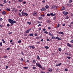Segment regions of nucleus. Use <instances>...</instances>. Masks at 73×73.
<instances>
[{
    "label": "nucleus",
    "instance_id": "44",
    "mask_svg": "<svg viewBox=\"0 0 73 73\" xmlns=\"http://www.w3.org/2000/svg\"><path fill=\"white\" fill-rule=\"evenodd\" d=\"M31 48H32V49H35V47L33 46H31Z\"/></svg>",
    "mask_w": 73,
    "mask_h": 73
},
{
    "label": "nucleus",
    "instance_id": "53",
    "mask_svg": "<svg viewBox=\"0 0 73 73\" xmlns=\"http://www.w3.org/2000/svg\"><path fill=\"white\" fill-rule=\"evenodd\" d=\"M9 49H10V48H7V50H9Z\"/></svg>",
    "mask_w": 73,
    "mask_h": 73
},
{
    "label": "nucleus",
    "instance_id": "7",
    "mask_svg": "<svg viewBox=\"0 0 73 73\" xmlns=\"http://www.w3.org/2000/svg\"><path fill=\"white\" fill-rule=\"evenodd\" d=\"M50 16H54L56 15V14H53L52 13H50Z\"/></svg>",
    "mask_w": 73,
    "mask_h": 73
},
{
    "label": "nucleus",
    "instance_id": "11",
    "mask_svg": "<svg viewBox=\"0 0 73 73\" xmlns=\"http://www.w3.org/2000/svg\"><path fill=\"white\" fill-rule=\"evenodd\" d=\"M67 46H69V47H70V48H71V47H72V45H71V44H69V43H67Z\"/></svg>",
    "mask_w": 73,
    "mask_h": 73
},
{
    "label": "nucleus",
    "instance_id": "43",
    "mask_svg": "<svg viewBox=\"0 0 73 73\" xmlns=\"http://www.w3.org/2000/svg\"><path fill=\"white\" fill-rule=\"evenodd\" d=\"M21 40H19L18 41V42L19 43V44L21 43Z\"/></svg>",
    "mask_w": 73,
    "mask_h": 73
},
{
    "label": "nucleus",
    "instance_id": "38",
    "mask_svg": "<svg viewBox=\"0 0 73 73\" xmlns=\"http://www.w3.org/2000/svg\"><path fill=\"white\" fill-rule=\"evenodd\" d=\"M68 2L69 3H71L72 2V0H69V1H68Z\"/></svg>",
    "mask_w": 73,
    "mask_h": 73
},
{
    "label": "nucleus",
    "instance_id": "19",
    "mask_svg": "<svg viewBox=\"0 0 73 73\" xmlns=\"http://www.w3.org/2000/svg\"><path fill=\"white\" fill-rule=\"evenodd\" d=\"M41 68V69H42V70H45V68L44 67L42 68H42Z\"/></svg>",
    "mask_w": 73,
    "mask_h": 73
},
{
    "label": "nucleus",
    "instance_id": "26",
    "mask_svg": "<svg viewBox=\"0 0 73 73\" xmlns=\"http://www.w3.org/2000/svg\"><path fill=\"white\" fill-rule=\"evenodd\" d=\"M52 36L51 38L52 39H55V38L56 39V37H54V36Z\"/></svg>",
    "mask_w": 73,
    "mask_h": 73
},
{
    "label": "nucleus",
    "instance_id": "33",
    "mask_svg": "<svg viewBox=\"0 0 73 73\" xmlns=\"http://www.w3.org/2000/svg\"><path fill=\"white\" fill-rule=\"evenodd\" d=\"M41 23H42V22H41L39 21H38V24H41Z\"/></svg>",
    "mask_w": 73,
    "mask_h": 73
},
{
    "label": "nucleus",
    "instance_id": "20",
    "mask_svg": "<svg viewBox=\"0 0 73 73\" xmlns=\"http://www.w3.org/2000/svg\"><path fill=\"white\" fill-rule=\"evenodd\" d=\"M21 53L22 54V55H23V56H24V55H25V54H24V53L23 52V51H22L21 52Z\"/></svg>",
    "mask_w": 73,
    "mask_h": 73
},
{
    "label": "nucleus",
    "instance_id": "2",
    "mask_svg": "<svg viewBox=\"0 0 73 73\" xmlns=\"http://www.w3.org/2000/svg\"><path fill=\"white\" fill-rule=\"evenodd\" d=\"M36 66H38L40 68H42L41 64H40V63L37 62L36 63Z\"/></svg>",
    "mask_w": 73,
    "mask_h": 73
},
{
    "label": "nucleus",
    "instance_id": "57",
    "mask_svg": "<svg viewBox=\"0 0 73 73\" xmlns=\"http://www.w3.org/2000/svg\"><path fill=\"white\" fill-rule=\"evenodd\" d=\"M12 33H13V32H11L9 33V35H11V34H12Z\"/></svg>",
    "mask_w": 73,
    "mask_h": 73
},
{
    "label": "nucleus",
    "instance_id": "63",
    "mask_svg": "<svg viewBox=\"0 0 73 73\" xmlns=\"http://www.w3.org/2000/svg\"><path fill=\"white\" fill-rule=\"evenodd\" d=\"M3 20V19L2 18H0V21H1Z\"/></svg>",
    "mask_w": 73,
    "mask_h": 73
},
{
    "label": "nucleus",
    "instance_id": "5",
    "mask_svg": "<svg viewBox=\"0 0 73 73\" xmlns=\"http://www.w3.org/2000/svg\"><path fill=\"white\" fill-rule=\"evenodd\" d=\"M31 28L29 29H28L26 31V33H29V32L31 31Z\"/></svg>",
    "mask_w": 73,
    "mask_h": 73
},
{
    "label": "nucleus",
    "instance_id": "4",
    "mask_svg": "<svg viewBox=\"0 0 73 73\" xmlns=\"http://www.w3.org/2000/svg\"><path fill=\"white\" fill-rule=\"evenodd\" d=\"M62 13L64 14V16H66V15H67L68 14V12H66V11H63Z\"/></svg>",
    "mask_w": 73,
    "mask_h": 73
},
{
    "label": "nucleus",
    "instance_id": "8",
    "mask_svg": "<svg viewBox=\"0 0 73 73\" xmlns=\"http://www.w3.org/2000/svg\"><path fill=\"white\" fill-rule=\"evenodd\" d=\"M46 23H50V22H51V21L50 19L47 20H46Z\"/></svg>",
    "mask_w": 73,
    "mask_h": 73
},
{
    "label": "nucleus",
    "instance_id": "12",
    "mask_svg": "<svg viewBox=\"0 0 73 73\" xmlns=\"http://www.w3.org/2000/svg\"><path fill=\"white\" fill-rule=\"evenodd\" d=\"M48 71L49 72H52V69L51 68H49L48 70Z\"/></svg>",
    "mask_w": 73,
    "mask_h": 73
},
{
    "label": "nucleus",
    "instance_id": "34",
    "mask_svg": "<svg viewBox=\"0 0 73 73\" xmlns=\"http://www.w3.org/2000/svg\"><path fill=\"white\" fill-rule=\"evenodd\" d=\"M60 27V24L58 23L57 24V26L56 27V28H58Z\"/></svg>",
    "mask_w": 73,
    "mask_h": 73
},
{
    "label": "nucleus",
    "instance_id": "45",
    "mask_svg": "<svg viewBox=\"0 0 73 73\" xmlns=\"http://www.w3.org/2000/svg\"><path fill=\"white\" fill-rule=\"evenodd\" d=\"M66 19H69V17L68 16H66Z\"/></svg>",
    "mask_w": 73,
    "mask_h": 73
},
{
    "label": "nucleus",
    "instance_id": "61",
    "mask_svg": "<svg viewBox=\"0 0 73 73\" xmlns=\"http://www.w3.org/2000/svg\"><path fill=\"white\" fill-rule=\"evenodd\" d=\"M38 27H41V25L39 24L38 25Z\"/></svg>",
    "mask_w": 73,
    "mask_h": 73
},
{
    "label": "nucleus",
    "instance_id": "14",
    "mask_svg": "<svg viewBox=\"0 0 73 73\" xmlns=\"http://www.w3.org/2000/svg\"><path fill=\"white\" fill-rule=\"evenodd\" d=\"M48 34L50 36H53V35L50 32H49Z\"/></svg>",
    "mask_w": 73,
    "mask_h": 73
},
{
    "label": "nucleus",
    "instance_id": "55",
    "mask_svg": "<svg viewBox=\"0 0 73 73\" xmlns=\"http://www.w3.org/2000/svg\"><path fill=\"white\" fill-rule=\"evenodd\" d=\"M23 4H26V2L25 1H24Z\"/></svg>",
    "mask_w": 73,
    "mask_h": 73
},
{
    "label": "nucleus",
    "instance_id": "37",
    "mask_svg": "<svg viewBox=\"0 0 73 73\" xmlns=\"http://www.w3.org/2000/svg\"><path fill=\"white\" fill-rule=\"evenodd\" d=\"M45 16V14H42L41 15V16H42V17H44V16Z\"/></svg>",
    "mask_w": 73,
    "mask_h": 73
},
{
    "label": "nucleus",
    "instance_id": "52",
    "mask_svg": "<svg viewBox=\"0 0 73 73\" xmlns=\"http://www.w3.org/2000/svg\"><path fill=\"white\" fill-rule=\"evenodd\" d=\"M37 44H40V42H37Z\"/></svg>",
    "mask_w": 73,
    "mask_h": 73
},
{
    "label": "nucleus",
    "instance_id": "6",
    "mask_svg": "<svg viewBox=\"0 0 73 73\" xmlns=\"http://www.w3.org/2000/svg\"><path fill=\"white\" fill-rule=\"evenodd\" d=\"M65 7L64 6L62 7H61V11H64V10H65Z\"/></svg>",
    "mask_w": 73,
    "mask_h": 73
},
{
    "label": "nucleus",
    "instance_id": "50",
    "mask_svg": "<svg viewBox=\"0 0 73 73\" xmlns=\"http://www.w3.org/2000/svg\"><path fill=\"white\" fill-rule=\"evenodd\" d=\"M65 25H66V24L65 23H63L62 24V26H65Z\"/></svg>",
    "mask_w": 73,
    "mask_h": 73
},
{
    "label": "nucleus",
    "instance_id": "3",
    "mask_svg": "<svg viewBox=\"0 0 73 73\" xmlns=\"http://www.w3.org/2000/svg\"><path fill=\"white\" fill-rule=\"evenodd\" d=\"M33 16H36L37 15V13L36 11H34L33 13Z\"/></svg>",
    "mask_w": 73,
    "mask_h": 73
},
{
    "label": "nucleus",
    "instance_id": "31",
    "mask_svg": "<svg viewBox=\"0 0 73 73\" xmlns=\"http://www.w3.org/2000/svg\"><path fill=\"white\" fill-rule=\"evenodd\" d=\"M38 19L39 20H42V17H38Z\"/></svg>",
    "mask_w": 73,
    "mask_h": 73
},
{
    "label": "nucleus",
    "instance_id": "15",
    "mask_svg": "<svg viewBox=\"0 0 73 73\" xmlns=\"http://www.w3.org/2000/svg\"><path fill=\"white\" fill-rule=\"evenodd\" d=\"M62 65V63H60L58 64H56V66H60V65Z\"/></svg>",
    "mask_w": 73,
    "mask_h": 73
},
{
    "label": "nucleus",
    "instance_id": "46",
    "mask_svg": "<svg viewBox=\"0 0 73 73\" xmlns=\"http://www.w3.org/2000/svg\"><path fill=\"white\" fill-rule=\"evenodd\" d=\"M67 58H68V59H70L71 58V57L70 56H68L67 57Z\"/></svg>",
    "mask_w": 73,
    "mask_h": 73
},
{
    "label": "nucleus",
    "instance_id": "32",
    "mask_svg": "<svg viewBox=\"0 0 73 73\" xmlns=\"http://www.w3.org/2000/svg\"><path fill=\"white\" fill-rule=\"evenodd\" d=\"M33 69H34V70H36V67L35 66H33Z\"/></svg>",
    "mask_w": 73,
    "mask_h": 73
},
{
    "label": "nucleus",
    "instance_id": "64",
    "mask_svg": "<svg viewBox=\"0 0 73 73\" xmlns=\"http://www.w3.org/2000/svg\"><path fill=\"white\" fill-rule=\"evenodd\" d=\"M70 42H72V43H73V40H71L70 41Z\"/></svg>",
    "mask_w": 73,
    "mask_h": 73
},
{
    "label": "nucleus",
    "instance_id": "30",
    "mask_svg": "<svg viewBox=\"0 0 73 73\" xmlns=\"http://www.w3.org/2000/svg\"><path fill=\"white\" fill-rule=\"evenodd\" d=\"M18 15L20 17H21V13L20 12H19Z\"/></svg>",
    "mask_w": 73,
    "mask_h": 73
},
{
    "label": "nucleus",
    "instance_id": "62",
    "mask_svg": "<svg viewBox=\"0 0 73 73\" xmlns=\"http://www.w3.org/2000/svg\"><path fill=\"white\" fill-rule=\"evenodd\" d=\"M7 27H9V26H10V25H9V24H7Z\"/></svg>",
    "mask_w": 73,
    "mask_h": 73
},
{
    "label": "nucleus",
    "instance_id": "54",
    "mask_svg": "<svg viewBox=\"0 0 73 73\" xmlns=\"http://www.w3.org/2000/svg\"><path fill=\"white\" fill-rule=\"evenodd\" d=\"M42 31H46V29H45V28Z\"/></svg>",
    "mask_w": 73,
    "mask_h": 73
},
{
    "label": "nucleus",
    "instance_id": "21",
    "mask_svg": "<svg viewBox=\"0 0 73 73\" xmlns=\"http://www.w3.org/2000/svg\"><path fill=\"white\" fill-rule=\"evenodd\" d=\"M37 59L38 60H40V56H39L38 55L37 56Z\"/></svg>",
    "mask_w": 73,
    "mask_h": 73
},
{
    "label": "nucleus",
    "instance_id": "17",
    "mask_svg": "<svg viewBox=\"0 0 73 73\" xmlns=\"http://www.w3.org/2000/svg\"><path fill=\"white\" fill-rule=\"evenodd\" d=\"M67 5L69 7H71V4H67Z\"/></svg>",
    "mask_w": 73,
    "mask_h": 73
},
{
    "label": "nucleus",
    "instance_id": "56",
    "mask_svg": "<svg viewBox=\"0 0 73 73\" xmlns=\"http://www.w3.org/2000/svg\"><path fill=\"white\" fill-rule=\"evenodd\" d=\"M23 58H21V61H23Z\"/></svg>",
    "mask_w": 73,
    "mask_h": 73
},
{
    "label": "nucleus",
    "instance_id": "16",
    "mask_svg": "<svg viewBox=\"0 0 73 73\" xmlns=\"http://www.w3.org/2000/svg\"><path fill=\"white\" fill-rule=\"evenodd\" d=\"M59 34H61L62 35H64V33L61 31L59 32Z\"/></svg>",
    "mask_w": 73,
    "mask_h": 73
},
{
    "label": "nucleus",
    "instance_id": "1",
    "mask_svg": "<svg viewBox=\"0 0 73 73\" xmlns=\"http://www.w3.org/2000/svg\"><path fill=\"white\" fill-rule=\"evenodd\" d=\"M9 22L10 23V24H15L16 23V21H13V20L11 19H8Z\"/></svg>",
    "mask_w": 73,
    "mask_h": 73
},
{
    "label": "nucleus",
    "instance_id": "41",
    "mask_svg": "<svg viewBox=\"0 0 73 73\" xmlns=\"http://www.w3.org/2000/svg\"><path fill=\"white\" fill-rule=\"evenodd\" d=\"M44 33H45L46 35V34H48V32L47 31H44Z\"/></svg>",
    "mask_w": 73,
    "mask_h": 73
},
{
    "label": "nucleus",
    "instance_id": "25",
    "mask_svg": "<svg viewBox=\"0 0 73 73\" xmlns=\"http://www.w3.org/2000/svg\"><path fill=\"white\" fill-rule=\"evenodd\" d=\"M56 17L55 16L54 17H53V20H56Z\"/></svg>",
    "mask_w": 73,
    "mask_h": 73
},
{
    "label": "nucleus",
    "instance_id": "13",
    "mask_svg": "<svg viewBox=\"0 0 73 73\" xmlns=\"http://www.w3.org/2000/svg\"><path fill=\"white\" fill-rule=\"evenodd\" d=\"M56 39L58 40H61V39L60 38H59L58 37H56Z\"/></svg>",
    "mask_w": 73,
    "mask_h": 73
},
{
    "label": "nucleus",
    "instance_id": "35",
    "mask_svg": "<svg viewBox=\"0 0 73 73\" xmlns=\"http://www.w3.org/2000/svg\"><path fill=\"white\" fill-rule=\"evenodd\" d=\"M54 8H55V7H54L53 6L51 8V9H54Z\"/></svg>",
    "mask_w": 73,
    "mask_h": 73
},
{
    "label": "nucleus",
    "instance_id": "42",
    "mask_svg": "<svg viewBox=\"0 0 73 73\" xmlns=\"http://www.w3.org/2000/svg\"><path fill=\"white\" fill-rule=\"evenodd\" d=\"M58 50H59V52H61V48H59Z\"/></svg>",
    "mask_w": 73,
    "mask_h": 73
},
{
    "label": "nucleus",
    "instance_id": "29",
    "mask_svg": "<svg viewBox=\"0 0 73 73\" xmlns=\"http://www.w3.org/2000/svg\"><path fill=\"white\" fill-rule=\"evenodd\" d=\"M25 15V16H28V14H27V13H24Z\"/></svg>",
    "mask_w": 73,
    "mask_h": 73
},
{
    "label": "nucleus",
    "instance_id": "22",
    "mask_svg": "<svg viewBox=\"0 0 73 73\" xmlns=\"http://www.w3.org/2000/svg\"><path fill=\"white\" fill-rule=\"evenodd\" d=\"M29 36H31V37H32L33 36V33L30 34L29 35Z\"/></svg>",
    "mask_w": 73,
    "mask_h": 73
},
{
    "label": "nucleus",
    "instance_id": "49",
    "mask_svg": "<svg viewBox=\"0 0 73 73\" xmlns=\"http://www.w3.org/2000/svg\"><path fill=\"white\" fill-rule=\"evenodd\" d=\"M23 1V0H19L18 1H19V2H22Z\"/></svg>",
    "mask_w": 73,
    "mask_h": 73
},
{
    "label": "nucleus",
    "instance_id": "23",
    "mask_svg": "<svg viewBox=\"0 0 73 73\" xmlns=\"http://www.w3.org/2000/svg\"><path fill=\"white\" fill-rule=\"evenodd\" d=\"M21 13H22V16H25V14H24V13H23L22 12Z\"/></svg>",
    "mask_w": 73,
    "mask_h": 73
},
{
    "label": "nucleus",
    "instance_id": "60",
    "mask_svg": "<svg viewBox=\"0 0 73 73\" xmlns=\"http://www.w3.org/2000/svg\"><path fill=\"white\" fill-rule=\"evenodd\" d=\"M64 70H65V71H68V69L66 68Z\"/></svg>",
    "mask_w": 73,
    "mask_h": 73
},
{
    "label": "nucleus",
    "instance_id": "59",
    "mask_svg": "<svg viewBox=\"0 0 73 73\" xmlns=\"http://www.w3.org/2000/svg\"><path fill=\"white\" fill-rule=\"evenodd\" d=\"M34 36H37V34L36 33L34 35Z\"/></svg>",
    "mask_w": 73,
    "mask_h": 73
},
{
    "label": "nucleus",
    "instance_id": "51",
    "mask_svg": "<svg viewBox=\"0 0 73 73\" xmlns=\"http://www.w3.org/2000/svg\"><path fill=\"white\" fill-rule=\"evenodd\" d=\"M35 62H36V60H34L33 61V63H35Z\"/></svg>",
    "mask_w": 73,
    "mask_h": 73
},
{
    "label": "nucleus",
    "instance_id": "58",
    "mask_svg": "<svg viewBox=\"0 0 73 73\" xmlns=\"http://www.w3.org/2000/svg\"><path fill=\"white\" fill-rule=\"evenodd\" d=\"M36 39H39V37L38 36H37L36 37Z\"/></svg>",
    "mask_w": 73,
    "mask_h": 73
},
{
    "label": "nucleus",
    "instance_id": "24",
    "mask_svg": "<svg viewBox=\"0 0 73 73\" xmlns=\"http://www.w3.org/2000/svg\"><path fill=\"white\" fill-rule=\"evenodd\" d=\"M2 41H3V43H4V44H5V41L4 40V39H3L2 40Z\"/></svg>",
    "mask_w": 73,
    "mask_h": 73
},
{
    "label": "nucleus",
    "instance_id": "47",
    "mask_svg": "<svg viewBox=\"0 0 73 73\" xmlns=\"http://www.w3.org/2000/svg\"><path fill=\"white\" fill-rule=\"evenodd\" d=\"M2 45H3V44L2 42H1L0 43V46H2Z\"/></svg>",
    "mask_w": 73,
    "mask_h": 73
},
{
    "label": "nucleus",
    "instance_id": "28",
    "mask_svg": "<svg viewBox=\"0 0 73 73\" xmlns=\"http://www.w3.org/2000/svg\"><path fill=\"white\" fill-rule=\"evenodd\" d=\"M3 1L4 3H3V4H4V3L6 4V3H7V1H6V0H4Z\"/></svg>",
    "mask_w": 73,
    "mask_h": 73
},
{
    "label": "nucleus",
    "instance_id": "40",
    "mask_svg": "<svg viewBox=\"0 0 73 73\" xmlns=\"http://www.w3.org/2000/svg\"><path fill=\"white\" fill-rule=\"evenodd\" d=\"M27 23L28 24H29V25H31V23L29 22H27Z\"/></svg>",
    "mask_w": 73,
    "mask_h": 73
},
{
    "label": "nucleus",
    "instance_id": "9",
    "mask_svg": "<svg viewBox=\"0 0 73 73\" xmlns=\"http://www.w3.org/2000/svg\"><path fill=\"white\" fill-rule=\"evenodd\" d=\"M2 14L3 15H6V12L5 11H3L2 12Z\"/></svg>",
    "mask_w": 73,
    "mask_h": 73
},
{
    "label": "nucleus",
    "instance_id": "27",
    "mask_svg": "<svg viewBox=\"0 0 73 73\" xmlns=\"http://www.w3.org/2000/svg\"><path fill=\"white\" fill-rule=\"evenodd\" d=\"M45 7L46 9H48L49 8V6L46 5Z\"/></svg>",
    "mask_w": 73,
    "mask_h": 73
},
{
    "label": "nucleus",
    "instance_id": "10",
    "mask_svg": "<svg viewBox=\"0 0 73 73\" xmlns=\"http://www.w3.org/2000/svg\"><path fill=\"white\" fill-rule=\"evenodd\" d=\"M45 10H46V9L44 7H43L41 9V11H45Z\"/></svg>",
    "mask_w": 73,
    "mask_h": 73
},
{
    "label": "nucleus",
    "instance_id": "18",
    "mask_svg": "<svg viewBox=\"0 0 73 73\" xmlns=\"http://www.w3.org/2000/svg\"><path fill=\"white\" fill-rule=\"evenodd\" d=\"M6 10L7 11H10L11 10L10 9V8H7L6 9Z\"/></svg>",
    "mask_w": 73,
    "mask_h": 73
},
{
    "label": "nucleus",
    "instance_id": "39",
    "mask_svg": "<svg viewBox=\"0 0 73 73\" xmlns=\"http://www.w3.org/2000/svg\"><path fill=\"white\" fill-rule=\"evenodd\" d=\"M45 48H46V49H49V47L48 46H45Z\"/></svg>",
    "mask_w": 73,
    "mask_h": 73
},
{
    "label": "nucleus",
    "instance_id": "36",
    "mask_svg": "<svg viewBox=\"0 0 73 73\" xmlns=\"http://www.w3.org/2000/svg\"><path fill=\"white\" fill-rule=\"evenodd\" d=\"M23 68H24V69H28V68H29V67H23Z\"/></svg>",
    "mask_w": 73,
    "mask_h": 73
},
{
    "label": "nucleus",
    "instance_id": "48",
    "mask_svg": "<svg viewBox=\"0 0 73 73\" xmlns=\"http://www.w3.org/2000/svg\"><path fill=\"white\" fill-rule=\"evenodd\" d=\"M50 14L49 13H48L47 14V16H50Z\"/></svg>",
    "mask_w": 73,
    "mask_h": 73
}]
</instances>
